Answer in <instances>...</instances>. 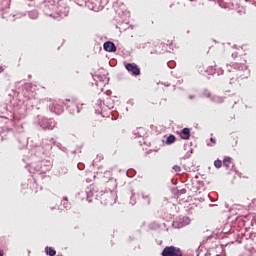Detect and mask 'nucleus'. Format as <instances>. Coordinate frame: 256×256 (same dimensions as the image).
I'll return each instance as SVG.
<instances>
[{
  "label": "nucleus",
  "instance_id": "nucleus-1",
  "mask_svg": "<svg viewBox=\"0 0 256 256\" xmlns=\"http://www.w3.org/2000/svg\"><path fill=\"white\" fill-rule=\"evenodd\" d=\"M162 256H183V253L175 246H167L163 249Z\"/></svg>",
  "mask_w": 256,
  "mask_h": 256
},
{
  "label": "nucleus",
  "instance_id": "nucleus-4",
  "mask_svg": "<svg viewBox=\"0 0 256 256\" xmlns=\"http://www.w3.org/2000/svg\"><path fill=\"white\" fill-rule=\"evenodd\" d=\"M104 51H107L108 53H115L117 51V46H115V43L111 41H107L103 45Z\"/></svg>",
  "mask_w": 256,
  "mask_h": 256
},
{
  "label": "nucleus",
  "instance_id": "nucleus-10",
  "mask_svg": "<svg viewBox=\"0 0 256 256\" xmlns=\"http://www.w3.org/2000/svg\"><path fill=\"white\" fill-rule=\"evenodd\" d=\"M172 169H173V171H175L176 173H180V171H181V166H179V165H174Z\"/></svg>",
  "mask_w": 256,
  "mask_h": 256
},
{
  "label": "nucleus",
  "instance_id": "nucleus-3",
  "mask_svg": "<svg viewBox=\"0 0 256 256\" xmlns=\"http://www.w3.org/2000/svg\"><path fill=\"white\" fill-rule=\"evenodd\" d=\"M125 67L129 73H132V75H141V70L136 64L128 63Z\"/></svg>",
  "mask_w": 256,
  "mask_h": 256
},
{
  "label": "nucleus",
  "instance_id": "nucleus-8",
  "mask_svg": "<svg viewBox=\"0 0 256 256\" xmlns=\"http://www.w3.org/2000/svg\"><path fill=\"white\" fill-rule=\"evenodd\" d=\"M223 165L227 168L231 167V157H225L223 160Z\"/></svg>",
  "mask_w": 256,
  "mask_h": 256
},
{
  "label": "nucleus",
  "instance_id": "nucleus-2",
  "mask_svg": "<svg viewBox=\"0 0 256 256\" xmlns=\"http://www.w3.org/2000/svg\"><path fill=\"white\" fill-rule=\"evenodd\" d=\"M63 105H65V102L61 100H54L49 106L50 111L56 115H61V113H63Z\"/></svg>",
  "mask_w": 256,
  "mask_h": 256
},
{
  "label": "nucleus",
  "instance_id": "nucleus-7",
  "mask_svg": "<svg viewBox=\"0 0 256 256\" xmlns=\"http://www.w3.org/2000/svg\"><path fill=\"white\" fill-rule=\"evenodd\" d=\"M175 141H176L175 135H169L166 139V145H173Z\"/></svg>",
  "mask_w": 256,
  "mask_h": 256
},
{
  "label": "nucleus",
  "instance_id": "nucleus-14",
  "mask_svg": "<svg viewBox=\"0 0 256 256\" xmlns=\"http://www.w3.org/2000/svg\"><path fill=\"white\" fill-rule=\"evenodd\" d=\"M0 73H3V67L0 66Z\"/></svg>",
  "mask_w": 256,
  "mask_h": 256
},
{
  "label": "nucleus",
  "instance_id": "nucleus-15",
  "mask_svg": "<svg viewBox=\"0 0 256 256\" xmlns=\"http://www.w3.org/2000/svg\"><path fill=\"white\" fill-rule=\"evenodd\" d=\"M48 129H53V127L52 126H48Z\"/></svg>",
  "mask_w": 256,
  "mask_h": 256
},
{
  "label": "nucleus",
  "instance_id": "nucleus-12",
  "mask_svg": "<svg viewBox=\"0 0 256 256\" xmlns=\"http://www.w3.org/2000/svg\"><path fill=\"white\" fill-rule=\"evenodd\" d=\"M252 205H256V199L252 200Z\"/></svg>",
  "mask_w": 256,
  "mask_h": 256
},
{
  "label": "nucleus",
  "instance_id": "nucleus-9",
  "mask_svg": "<svg viewBox=\"0 0 256 256\" xmlns=\"http://www.w3.org/2000/svg\"><path fill=\"white\" fill-rule=\"evenodd\" d=\"M214 166L216 167V169H221V167L223 166V162L221 160H215Z\"/></svg>",
  "mask_w": 256,
  "mask_h": 256
},
{
  "label": "nucleus",
  "instance_id": "nucleus-6",
  "mask_svg": "<svg viewBox=\"0 0 256 256\" xmlns=\"http://www.w3.org/2000/svg\"><path fill=\"white\" fill-rule=\"evenodd\" d=\"M45 251H46V254L49 255V256H55V255H57V251H55V249H53V247L47 246V247L45 248Z\"/></svg>",
  "mask_w": 256,
  "mask_h": 256
},
{
  "label": "nucleus",
  "instance_id": "nucleus-5",
  "mask_svg": "<svg viewBox=\"0 0 256 256\" xmlns=\"http://www.w3.org/2000/svg\"><path fill=\"white\" fill-rule=\"evenodd\" d=\"M180 137L181 139L187 140L191 137V130L189 128H184L181 132H180Z\"/></svg>",
  "mask_w": 256,
  "mask_h": 256
},
{
  "label": "nucleus",
  "instance_id": "nucleus-11",
  "mask_svg": "<svg viewBox=\"0 0 256 256\" xmlns=\"http://www.w3.org/2000/svg\"><path fill=\"white\" fill-rule=\"evenodd\" d=\"M211 143H217V141L214 138H210Z\"/></svg>",
  "mask_w": 256,
  "mask_h": 256
},
{
  "label": "nucleus",
  "instance_id": "nucleus-13",
  "mask_svg": "<svg viewBox=\"0 0 256 256\" xmlns=\"http://www.w3.org/2000/svg\"><path fill=\"white\" fill-rule=\"evenodd\" d=\"M4 253H3V250H0V256H3Z\"/></svg>",
  "mask_w": 256,
  "mask_h": 256
}]
</instances>
